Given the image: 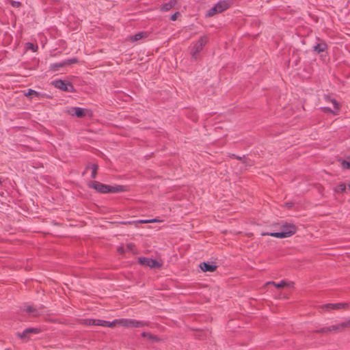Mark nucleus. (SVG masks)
Wrapping results in <instances>:
<instances>
[{"mask_svg": "<svg viewBox=\"0 0 350 350\" xmlns=\"http://www.w3.org/2000/svg\"><path fill=\"white\" fill-rule=\"evenodd\" d=\"M280 231L275 232H264L262 235H268L279 239L286 238L292 236L296 232V227L292 224L282 223L280 227Z\"/></svg>", "mask_w": 350, "mask_h": 350, "instance_id": "nucleus-1", "label": "nucleus"}, {"mask_svg": "<svg viewBox=\"0 0 350 350\" xmlns=\"http://www.w3.org/2000/svg\"><path fill=\"white\" fill-rule=\"evenodd\" d=\"M90 187L102 193H117L122 190L121 187H111L96 181L93 182Z\"/></svg>", "mask_w": 350, "mask_h": 350, "instance_id": "nucleus-2", "label": "nucleus"}, {"mask_svg": "<svg viewBox=\"0 0 350 350\" xmlns=\"http://www.w3.org/2000/svg\"><path fill=\"white\" fill-rule=\"evenodd\" d=\"M114 323L115 326L119 325L125 327H138L144 325V323L142 321L128 319H115Z\"/></svg>", "mask_w": 350, "mask_h": 350, "instance_id": "nucleus-3", "label": "nucleus"}, {"mask_svg": "<svg viewBox=\"0 0 350 350\" xmlns=\"http://www.w3.org/2000/svg\"><path fill=\"white\" fill-rule=\"evenodd\" d=\"M207 42V38L206 36H202L200 39L193 44L191 49V55L193 58L196 59L198 53L202 51L204 46Z\"/></svg>", "mask_w": 350, "mask_h": 350, "instance_id": "nucleus-4", "label": "nucleus"}, {"mask_svg": "<svg viewBox=\"0 0 350 350\" xmlns=\"http://www.w3.org/2000/svg\"><path fill=\"white\" fill-rule=\"evenodd\" d=\"M52 84L57 89H59L64 92H73L74 87L68 81L63 80H54L52 81Z\"/></svg>", "mask_w": 350, "mask_h": 350, "instance_id": "nucleus-5", "label": "nucleus"}, {"mask_svg": "<svg viewBox=\"0 0 350 350\" xmlns=\"http://www.w3.org/2000/svg\"><path fill=\"white\" fill-rule=\"evenodd\" d=\"M139 262L145 266L150 267L151 268H159L161 267V264L155 259L141 257L139 258Z\"/></svg>", "mask_w": 350, "mask_h": 350, "instance_id": "nucleus-6", "label": "nucleus"}, {"mask_svg": "<svg viewBox=\"0 0 350 350\" xmlns=\"http://www.w3.org/2000/svg\"><path fill=\"white\" fill-rule=\"evenodd\" d=\"M350 326V319L342 323L334 325L329 327H327L323 328L321 332H326V331H334V332H340L345 327H347Z\"/></svg>", "mask_w": 350, "mask_h": 350, "instance_id": "nucleus-7", "label": "nucleus"}, {"mask_svg": "<svg viewBox=\"0 0 350 350\" xmlns=\"http://www.w3.org/2000/svg\"><path fill=\"white\" fill-rule=\"evenodd\" d=\"M348 307L347 303L327 304L321 306L323 310H340Z\"/></svg>", "mask_w": 350, "mask_h": 350, "instance_id": "nucleus-8", "label": "nucleus"}, {"mask_svg": "<svg viewBox=\"0 0 350 350\" xmlns=\"http://www.w3.org/2000/svg\"><path fill=\"white\" fill-rule=\"evenodd\" d=\"M88 111L85 109L81 108V107H72L69 113L72 116H76L77 117L81 118L86 115V112Z\"/></svg>", "mask_w": 350, "mask_h": 350, "instance_id": "nucleus-9", "label": "nucleus"}, {"mask_svg": "<svg viewBox=\"0 0 350 350\" xmlns=\"http://www.w3.org/2000/svg\"><path fill=\"white\" fill-rule=\"evenodd\" d=\"M330 101L333 105L334 109H331L329 107H323V111L325 112L332 113L334 115L338 114V113L339 111V105H338V102L335 99H331Z\"/></svg>", "mask_w": 350, "mask_h": 350, "instance_id": "nucleus-10", "label": "nucleus"}, {"mask_svg": "<svg viewBox=\"0 0 350 350\" xmlns=\"http://www.w3.org/2000/svg\"><path fill=\"white\" fill-rule=\"evenodd\" d=\"M200 267L204 272H212L216 269V266L214 264L205 262L201 263Z\"/></svg>", "mask_w": 350, "mask_h": 350, "instance_id": "nucleus-11", "label": "nucleus"}, {"mask_svg": "<svg viewBox=\"0 0 350 350\" xmlns=\"http://www.w3.org/2000/svg\"><path fill=\"white\" fill-rule=\"evenodd\" d=\"M96 325L105 327H115L114 321H109L100 319H96Z\"/></svg>", "mask_w": 350, "mask_h": 350, "instance_id": "nucleus-12", "label": "nucleus"}, {"mask_svg": "<svg viewBox=\"0 0 350 350\" xmlns=\"http://www.w3.org/2000/svg\"><path fill=\"white\" fill-rule=\"evenodd\" d=\"M267 284H272L273 286H275L277 288H282L284 286H288V287H291L293 286V283L291 282H286V281L284 280H282L278 283H276L275 282H268L267 283Z\"/></svg>", "mask_w": 350, "mask_h": 350, "instance_id": "nucleus-13", "label": "nucleus"}, {"mask_svg": "<svg viewBox=\"0 0 350 350\" xmlns=\"http://www.w3.org/2000/svg\"><path fill=\"white\" fill-rule=\"evenodd\" d=\"M215 7L217 9V12L220 13L228 8V3L225 1H219L215 5Z\"/></svg>", "mask_w": 350, "mask_h": 350, "instance_id": "nucleus-14", "label": "nucleus"}, {"mask_svg": "<svg viewBox=\"0 0 350 350\" xmlns=\"http://www.w3.org/2000/svg\"><path fill=\"white\" fill-rule=\"evenodd\" d=\"M40 332L39 329L38 328H27L25 329L21 334H20L21 338H25L28 336L30 333H35L37 334Z\"/></svg>", "mask_w": 350, "mask_h": 350, "instance_id": "nucleus-15", "label": "nucleus"}, {"mask_svg": "<svg viewBox=\"0 0 350 350\" xmlns=\"http://www.w3.org/2000/svg\"><path fill=\"white\" fill-rule=\"evenodd\" d=\"M146 36V33L144 32H139L133 36L129 37V39L132 42L138 41Z\"/></svg>", "mask_w": 350, "mask_h": 350, "instance_id": "nucleus-16", "label": "nucleus"}, {"mask_svg": "<svg viewBox=\"0 0 350 350\" xmlns=\"http://www.w3.org/2000/svg\"><path fill=\"white\" fill-rule=\"evenodd\" d=\"M327 49V44L325 43H319L314 46V51L317 53L323 52Z\"/></svg>", "mask_w": 350, "mask_h": 350, "instance_id": "nucleus-17", "label": "nucleus"}, {"mask_svg": "<svg viewBox=\"0 0 350 350\" xmlns=\"http://www.w3.org/2000/svg\"><path fill=\"white\" fill-rule=\"evenodd\" d=\"M347 186L345 183H340L338 185H336L334 188V191L336 193H343L346 191Z\"/></svg>", "mask_w": 350, "mask_h": 350, "instance_id": "nucleus-18", "label": "nucleus"}, {"mask_svg": "<svg viewBox=\"0 0 350 350\" xmlns=\"http://www.w3.org/2000/svg\"><path fill=\"white\" fill-rule=\"evenodd\" d=\"M174 4H175V3L172 1H170L166 3H164L161 7V10L168 11L174 5Z\"/></svg>", "mask_w": 350, "mask_h": 350, "instance_id": "nucleus-19", "label": "nucleus"}, {"mask_svg": "<svg viewBox=\"0 0 350 350\" xmlns=\"http://www.w3.org/2000/svg\"><path fill=\"white\" fill-rule=\"evenodd\" d=\"M66 65L65 62L55 63L51 64L50 68L53 71H57L59 68H62Z\"/></svg>", "mask_w": 350, "mask_h": 350, "instance_id": "nucleus-20", "label": "nucleus"}, {"mask_svg": "<svg viewBox=\"0 0 350 350\" xmlns=\"http://www.w3.org/2000/svg\"><path fill=\"white\" fill-rule=\"evenodd\" d=\"M24 310H25L27 313L31 314L33 316L37 315V312L36 309L31 306H27L25 307Z\"/></svg>", "mask_w": 350, "mask_h": 350, "instance_id": "nucleus-21", "label": "nucleus"}, {"mask_svg": "<svg viewBox=\"0 0 350 350\" xmlns=\"http://www.w3.org/2000/svg\"><path fill=\"white\" fill-rule=\"evenodd\" d=\"M96 319H85L83 320V323L85 325H96Z\"/></svg>", "mask_w": 350, "mask_h": 350, "instance_id": "nucleus-22", "label": "nucleus"}, {"mask_svg": "<svg viewBox=\"0 0 350 350\" xmlns=\"http://www.w3.org/2000/svg\"><path fill=\"white\" fill-rule=\"evenodd\" d=\"M91 170H92V178H96V172H97V170H98V165H96V164H93L91 165Z\"/></svg>", "mask_w": 350, "mask_h": 350, "instance_id": "nucleus-23", "label": "nucleus"}, {"mask_svg": "<svg viewBox=\"0 0 350 350\" xmlns=\"http://www.w3.org/2000/svg\"><path fill=\"white\" fill-rule=\"evenodd\" d=\"M39 93L33 90L29 89L25 95L27 96H38Z\"/></svg>", "mask_w": 350, "mask_h": 350, "instance_id": "nucleus-24", "label": "nucleus"}, {"mask_svg": "<svg viewBox=\"0 0 350 350\" xmlns=\"http://www.w3.org/2000/svg\"><path fill=\"white\" fill-rule=\"evenodd\" d=\"M215 13H218L217 12V8L215 7V5L214 7H213L211 9H210L208 12H207V16H213Z\"/></svg>", "mask_w": 350, "mask_h": 350, "instance_id": "nucleus-25", "label": "nucleus"}, {"mask_svg": "<svg viewBox=\"0 0 350 350\" xmlns=\"http://www.w3.org/2000/svg\"><path fill=\"white\" fill-rule=\"evenodd\" d=\"M341 166L343 169H350V161H341Z\"/></svg>", "mask_w": 350, "mask_h": 350, "instance_id": "nucleus-26", "label": "nucleus"}, {"mask_svg": "<svg viewBox=\"0 0 350 350\" xmlns=\"http://www.w3.org/2000/svg\"><path fill=\"white\" fill-rule=\"evenodd\" d=\"M157 221V219H140L138 221L139 223L140 224H147V223H153V222H156Z\"/></svg>", "mask_w": 350, "mask_h": 350, "instance_id": "nucleus-27", "label": "nucleus"}, {"mask_svg": "<svg viewBox=\"0 0 350 350\" xmlns=\"http://www.w3.org/2000/svg\"><path fill=\"white\" fill-rule=\"evenodd\" d=\"M11 5L12 7L18 8L21 5V3L19 1H12Z\"/></svg>", "mask_w": 350, "mask_h": 350, "instance_id": "nucleus-28", "label": "nucleus"}, {"mask_svg": "<svg viewBox=\"0 0 350 350\" xmlns=\"http://www.w3.org/2000/svg\"><path fill=\"white\" fill-rule=\"evenodd\" d=\"M76 62H77L76 59H68V60L65 61L64 62L66 63V65H67V64L75 63Z\"/></svg>", "mask_w": 350, "mask_h": 350, "instance_id": "nucleus-29", "label": "nucleus"}, {"mask_svg": "<svg viewBox=\"0 0 350 350\" xmlns=\"http://www.w3.org/2000/svg\"><path fill=\"white\" fill-rule=\"evenodd\" d=\"M28 44H29V47L31 50H33V51H36V49H37V46H34L33 44H31V43H29Z\"/></svg>", "mask_w": 350, "mask_h": 350, "instance_id": "nucleus-30", "label": "nucleus"}, {"mask_svg": "<svg viewBox=\"0 0 350 350\" xmlns=\"http://www.w3.org/2000/svg\"><path fill=\"white\" fill-rule=\"evenodd\" d=\"M178 14V12H176L175 14H174L173 15H172L171 16V20L172 21H176V18H177V15Z\"/></svg>", "mask_w": 350, "mask_h": 350, "instance_id": "nucleus-31", "label": "nucleus"}, {"mask_svg": "<svg viewBox=\"0 0 350 350\" xmlns=\"http://www.w3.org/2000/svg\"><path fill=\"white\" fill-rule=\"evenodd\" d=\"M118 250H119L120 252H123L122 248H118Z\"/></svg>", "mask_w": 350, "mask_h": 350, "instance_id": "nucleus-32", "label": "nucleus"}, {"mask_svg": "<svg viewBox=\"0 0 350 350\" xmlns=\"http://www.w3.org/2000/svg\"><path fill=\"white\" fill-rule=\"evenodd\" d=\"M348 189L350 191V183L348 185Z\"/></svg>", "mask_w": 350, "mask_h": 350, "instance_id": "nucleus-33", "label": "nucleus"}]
</instances>
